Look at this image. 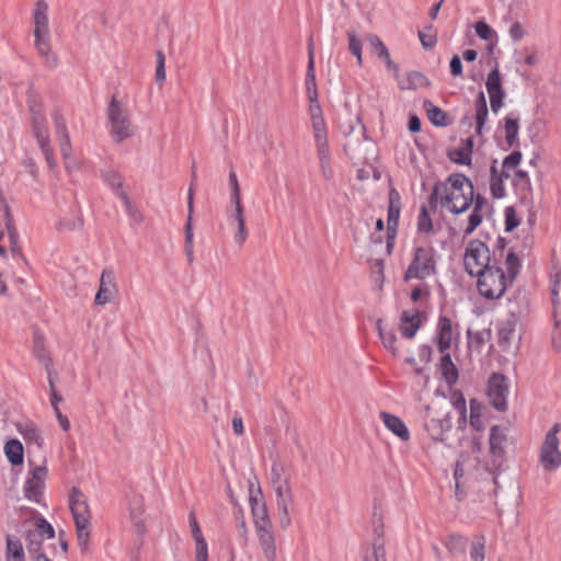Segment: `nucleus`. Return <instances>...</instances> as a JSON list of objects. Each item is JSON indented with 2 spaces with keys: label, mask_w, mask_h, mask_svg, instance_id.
<instances>
[{
  "label": "nucleus",
  "mask_w": 561,
  "mask_h": 561,
  "mask_svg": "<svg viewBox=\"0 0 561 561\" xmlns=\"http://www.w3.org/2000/svg\"><path fill=\"white\" fill-rule=\"evenodd\" d=\"M451 404L459 412L461 416L466 414V399L460 391H454L451 397Z\"/></svg>",
  "instance_id": "obj_64"
},
{
  "label": "nucleus",
  "mask_w": 561,
  "mask_h": 561,
  "mask_svg": "<svg viewBox=\"0 0 561 561\" xmlns=\"http://www.w3.org/2000/svg\"><path fill=\"white\" fill-rule=\"evenodd\" d=\"M504 137L507 148L515 147L518 144V117L514 115H508L505 117L504 125Z\"/></svg>",
  "instance_id": "obj_32"
},
{
  "label": "nucleus",
  "mask_w": 561,
  "mask_h": 561,
  "mask_svg": "<svg viewBox=\"0 0 561 561\" xmlns=\"http://www.w3.org/2000/svg\"><path fill=\"white\" fill-rule=\"evenodd\" d=\"M380 419L383 421L385 426L401 440L407 442L410 439L409 430L400 417L382 411L380 412Z\"/></svg>",
  "instance_id": "obj_24"
},
{
  "label": "nucleus",
  "mask_w": 561,
  "mask_h": 561,
  "mask_svg": "<svg viewBox=\"0 0 561 561\" xmlns=\"http://www.w3.org/2000/svg\"><path fill=\"white\" fill-rule=\"evenodd\" d=\"M519 225V219L516 216V211L513 207L505 208V230L512 231Z\"/></svg>",
  "instance_id": "obj_61"
},
{
  "label": "nucleus",
  "mask_w": 561,
  "mask_h": 561,
  "mask_svg": "<svg viewBox=\"0 0 561 561\" xmlns=\"http://www.w3.org/2000/svg\"><path fill=\"white\" fill-rule=\"evenodd\" d=\"M118 197L123 201L125 205V209L129 217L137 224H140L144 220V217L141 213L138 210V208L131 203L128 195L124 191H119L117 193Z\"/></svg>",
  "instance_id": "obj_45"
},
{
  "label": "nucleus",
  "mask_w": 561,
  "mask_h": 561,
  "mask_svg": "<svg viewBox=\"0 0 561 561\" xmlns=\"http://www.w3.org/2000/svg\"><path fill=\"white\" fill-rule=\"evenodd\" d=\"M116 294L115 273L111 268H104L101 274L100 286L94 298V304L104 306L108 304Z\"/></svg>",
  "instance_id": "obj_13"
},
{
  "label": "nucleus",
  "mask_w": 561,
  "mask_h": 561,
  "mask_svg": "<svg viewBox=\"0 0 561 561\" xmlns=\"http://www.w3.org/2000/svg\"><path fill=\"white\" fill-rule=\"evenodd\" d=\"M25 539L27 542V545H26L27 550L31 554L37 556L38 553H43L42 552V541H43L42 538L32 537L31 530H27L25 534Z\"/></svg>",
  "instance_id": "obj_57"
},
{
  "label": "nucleus",
  "mask_w": 561,
  "mask_h": 561,
  "mask_svg": "<svg viewBox=\"0 0 561 561\" xmlns=\"http://www.w3.org/2000/svg\"><path fill=\"white\" fill-rule=\"evenodd\" d=\"M89 525L90 523L76 524L77 540L82 552L88 550V542L90 538Z\"/></svg>",
  "instance_id": "obj_49"
},
{
  "label": "nucleus",
  "mask_w": 561,
  "mask_h": 561,
  "mask_svg": "<svg viewBox=\"0 0 561 561\" xmlns=\"http://www.w3.org/2000/svg\"><path fill=\"white\" fill-rule=\"evenodd\" d=\"M430 82L427 78L420 71H411L408 75L407 83L399 82V87L402 90L416 89L420 87H426Z\"/></svg>",
  "instance_id": "obj_42"
},
{
  "label": "nucleus",
  "mask_w": 561,
  "mask_h": 561,
  "mask_svg": "<svg viewBox=\"0 0 561 561\" xmlns=\"http://www.w3.org/2000/svg\"><path fill=\"white\" fill-rule=\"evenodd\" d=\"M473 149V138L468 137L461 140V146L459 148H454L448 151V158L461 165H470L471 164V156Z\"/></svg>",
  "instance_id": "obj_23"
},
{
  "label": "nucleus",
  "mask_w": 561,
  "mask_h": 561,
  "mask_svg": "<svg viewBox=\"0 0 561 561\" xmlns=\"http://www.w3.org/2000/svg\"><path fill=\"white\" fill-rule=\"evenodd\" d=\"M320 169L325 181L333 180L334 171L331 163L329 147L317 149Z\"/></svg>",
  "instance_id": "obj_35"
},
{
  "label": "nucleus",
  "mask_w": 561,
  "mask_h": 561,
  "mask_svg": "<svg viewBox=\"0 0 561 561\" xmlns=\"http://www.w3.org/2000/svg\"><path fill=\"white\" fill-rule=\"evenodd\" d=\"M445 545L449 552L460 554L466 551L468 539L461 535L451 534L448 536Z\"/></svg>",
  "instance_id": "obj_40"
},
{
  "label": "nucleus",
  "mask_w": 561,
  "mask_h": 561,
  "mask_svg": "<svg viewBox=\"0 0 561 561\" xmlns=\"http://www.w3.org/2000/svg\"><path fill=\"white\" fill-rule=\"evenodd\" d=\"M16 430L27 445L33 444L39 449L43 447L44 438L33 422L18 423Z\"/></svg>",
  "instance_id": "obj_28"
},
{
  "label": "nucleus",
  "mask_w": 561,
  "mask_h": 561,
  "mask_svg": "<svg viewBox=\"0 0 561 561\" xmlns=\"http://www.w3.org/2000/svg\"><path fill=\"white\" fill-rule=\"evenodd\" d=\"M233 210H228V219L230 224L237 225V232L234 233L236 242L241 247L248 238V230L245 227L244 208L242 202L232 203Z\"/></svg>",
  "instance_id": "obj_18"
},
{
  "label": "nucleus",
  "mask_w": 561,
  "mask_h": 561,
  "mask_svg": "<svg viewBox=\"0 0 561 561\" xmlns=\"http://www.w3.org/2000/svg\"><path fill=\"white\" fill-rule=\"evenodd\" d=\"M31 111L33 113L32 119H31L33 135L36 136V135L46 133L47 128L45 126L44 116L39 112L35 111L32 105H31Z\"/></svg>",
  "instance_id": "obj_50"
},
{
  "label": "nucleus",
  "mask_w": 561,
  "mask_h": 561,
  "mask_svg": "<svg viewBox=\"0 0 561 561\" xmlns=\"http://www.w3.org/2000/svg\"><path fill=\"white\" fill-rule=\"evenodd\" d=\"M256 536L266 561H276V543L273 526L256 528Z\"/></svg>",
  "instance_id": "obj_17"
},
{
  "label": "nucleus",
  "mask_w": 561,
  "mask_h": 561,
  "mask_svg": "<svg viewBox=\"0 0 561 561\" xmlns=\"http://www.w3.org/2000/svg\"><path fill=\"white\" fill-rule=\"evenodd\" d=\"M401 211V196L396 188L389 191V207H388V220L387 231L397 233L399 226V218Z\"/></svg>",
  "instance_id": "obj_20"
},
{
  "label": "nucleus",
  "mask_w": 561,
  "mask_h": 561,
  "mask_svg": "<svg viewBox=\"0 0 561 561\" xmlns=\"http://www.w3.org/2000/svg\"><path fill=\"white\" fill-rule=\"evenodd\" d=\"M511 424L493 425V458L504 456L513 446V438L510 436ZM495 460L493 459V463Z\"/></svg>",
  "instance_id": "obj_16"
},
{
  "label": "nucleus",
  "mask_w": 561,
  "mask_h": 561,
  "mask_svg": "<svg viewBox=\"0 0 561 561\" xmlns=\"http://www.w3.org/2000/svg\"><path fill=\"white\" fill-rule=\"evenodd\" d=\"M427 30L431 32L425 33V32L419 31V38H420L422 46L425 49H433L437 43V35H436V32H434L432 25H428Z\"/></svg>",
  "instance_id": "obj_53"
},
{
  "label": "nucleus",
  "mask_w": 561,
  "mask_h": 561,
  "mask_svg": "<svg viewBox=\"0 0 561 561\" xmlns=\"http://www.w3.org/2000/svg\"><path fill=\"white\" fill-rule=\"evenodd\" d=\"M483 203H484V198L482 196L478 195L476 198V205H474L473 211L469 216V220H468L469 222H468V227L466 229V233L473 232L476 230V228L481 224L482 216L479 214V210L482 207Z\"/></svg>",
  "instance_id": "obj_44"
},
{
  "label": "nucleus",
  "mask_w": 561,
  "mask_h": 561,
  "mask_svg": "<svg viewBox=\"0 0 561 561\" xmlns=\"http://www.w3.org/2000/svg\"><path fill=\"white\" fill-rule=\"evenodd\" d=\"M376 325H377V330H378V333L382 341L383 346L387 350L391 351L393 355H397V352H398V350L396 347L397 335H396L394 331L392 329L387 330L386 328H383L381 319H379L377 321Z\"/></svg>",
  "instance_id": "obj_36"
},
{
  "label": "nucleus",
  "mask_w": 561,
  "mask_h": 561,
  "mask_svg": "<svg viewBox=\"0 0 561 561\" xmlns=\"http://www.w3.org/2000/svg\"><path fill=\"white\" fill-rule=\"evenodd\" d=\"M519 259L515 253L508 252L504 265L493 271V274H497L501 285L499 293L496 295L493 294V299L500 298L505 293L507 286L513 284L519 273Z\"/></svg>",
  "instance_id": "obj_8"
},
{
  "label": "nucleus",
  "mask_w": 561,
  "mask_h": 561,
  "mask_svg": "<svg viewBox=\"0 0 561 561\" xmlns=\"http://www.w3.org/2000/svg\"><path fill=\"white\" fill-rule=\"evenodd\" d=\"M560 433L561 423H554L539 447L538 462L545 472H556L561 468Z\"/></svg>",
  "instance_id": "obj_1"
},
{
  "label": "nucleus",
  "mask_w": 561,
  "mask_h": 561,
  "mask_svg": "<svg viewBox=\"0 0 561 561\" xmlns=\"http://www.w3.org/2000/svg\"><path fill=\"white\" fill-rule=\"evenodd\" d=\"M102 178L112 188H121L123 186V178L115 171H105Z\"/></svg>",
  "instance_id": "obj_60"
},
{
  "label": "nucleus",
  "mask_w": 561,
  "mask_h": 561,
  "mask_svg": "<svg viewBox=\"0 0 561 561\" xmlns=\"http://www.w3.org/2000/svg\"><path fill=\"white\" fill-rule=\"evenodd\" d=\"M229 185H230V201L231 203L241 202V192L238 182L237 174L233 170L229 173Z\"/></svg>",
  "instance_id": "obj_55"
},
{
  "label": "nucleus",
  "mask_w": 561,
  "mask_h": 561,
  "mask_svg": "<svg viewBox=\"0 0 561 561\" xmlns=\"http://www.w3.org/2000/svg\"><path fill=\"white\" fill-rule=\"evenodd\" d=\"M419 232L430 233L433 230V221L428 214L427 206L422 205L417 217Z\"/></svg>",
  "instance_id": "obj_46"
},
{
  "label": "nucleus",
  "mask_w": 561,
  "mask_h": 561,
  "mask_svg": "<svg viewBox=\"0 0 561 561\" xmlns=\"http://www.w3.org/2000/svg\"><path fill=\"white\" fill-rule=\"evenodd\" d=\"M367 42L370 44L373 53H375L378 58L385 60L388 70H391L394 78L399 79V66L391 59L389 50L381 39L377 35L371 34L367 37Z\"/></svg>",
  "instance_id": "obj_21"
},
{
  "label": "nucleus",
  "mask_w": 561,
  "mask_h": 561,
  "mask_svg": "<svg viewBox=\"0 0 561 561\" xmlns=\"http://www.w3.org/2000/svg\"><path fill=\"white\" fill-rule=\"evenodd\" d=\"M196 543V561H207L208 560V549L207 543L204 537L195 538Z\"/></svg>",
  "instance_id": "obj_63"
},
{
  "label": "nucleus",
  "mask_w": 561,
  "mask_h": 561,
  "mask_svg": "<svg viewBox=\"0 0 561 561\" xmlns=\"http://www.w3.org/2000/svg\"><path fill=\"white\" fill-rule=\"evenodd\" d=\"M436 273L435 250L433 248L417 247L414 250L413 259L404 273L403 279L405 282L412 278L423 280Z\"/></svg>",
  "instance_id": "obj_3"
},
{
  "label": "nucleus",
  "mask_w": 561,
  "mask_h": 561,
  "mask_svg": "<svg viewBox=\"0 0 561 561\" xmlns=\"http://www.w3.org/2000/svg\"><path fill=\"white\" fill-rule=\"evenodd\" d=\"M249 502L251 506L255 529L271 527L272 522L267 513L266 504L263 501L261 489L257 488V490L254 491L252 483H250L249 488Z\"/></svg>",
  "instance_id": "obj_9"
},
{
  "label": "nucleus",
  "mask_w": 561,
  "mask_h": 561,
  "mask_svg": "<svg viewBox=\"0 0 561 561\" xmlns=\"http://www.w3.org/2000/svg\"><path fill=\"white\" fill-rule=\"evenodd\" d=\"M484 546L485 538L484 536H476L474 540L471 543L470 557L473 561H483L484 560Z\"/></svg>",
  "instance_id": "obj_47"
},
{
  "label": "nucleus",
  "mask_w": 561,
  "mask_h": 561,
  "mask_svg": "<svg viewBox=\"0 0 561 561\" xmlns=\"http://www.w3.org/2000/svg\"><path fill=\"white\" fill-rule=\"evenodd\" d=\"M439 371L446 383L451 387L454 386L459 377L458 368L451 360L450 354L444 353L439 362Z\"/></svg>",
  "instance_id": "obj_29"
},
{
  "label": "nucleus",
  "mask_w": 561,
  "mask_h": 561,
  "mask_svg": "<svg viewBox=\"0 0 561 561\" xmlns=\"http://www.w3.org/2000/svg\"><path fill=\"white\" fill-rule=\"evenodd\" d=\"M373 542L363 550V561H387L382 515L378 512L377 506L373 512Z\"/></svg>",
  "instance_id": "obj_6"
},
{
  "label": "nucleus",
  "mask_w": 561,
  "mask_h": 561,
  "mask_svg": "<svg viewBox=\"0 0 561 561\" xmlns=\"http://www.w3.org/2000/svg\"><path fill=\"white\" fill-rule=\"evenodd\" d=\"M511 385L506 376L493 373V409L505 412Z\"/></svg>",
  "instance_id": "obj_15"
},
{
  "label": "nucleus",
  "mask_w": 561,
  "mask_h": 561,
  "mask_svg": "<svg viewBox=\"0 0 561 561\" xmlns=\"http://www.w3.org/2000/svg\"><path fill=\"white\" fill-rule=\"evenodd\" d=\"M312 128H313L317 149L329 147L328 137H327V128H325V123H324L323 117H318L317 119H312Z\"/></svg>",
  "instance_id": "obj_38"
},
{
  "label": "nucleus",
  "mask_w": 561,
  "mask_h": 561,
  "mask_svg": "<svg viewBox=\"0 0 561 561\" xmlns=\"http://www.w3.org/2000/svg\"><path fill=\"white\" fill-rule=\"evenodd\" d=\"M400 332L403 337L411 340L421 328L420 311L416 309L404 310L401 313Z\"/></svg>",
  "instance_id": "obj_19"
},
{
  "label": "nucleus",
  "mask_w": 561,
  "mask_h": 561,
  "mask_svg": "<svg viewBox=\"0 0 561 561\" xmlns=\"http://www.w3.org/2000/svg\"><path fill=\"white\" fill-rule=\"evenodd\" d=\"M157 57V68H156V81L158 84H162V82L165 80V56L162 50H157L156 53Z\"/></svg>",
  "instance_id": "obj_56"
},
{
  "label": "nucleus",
  "mask_w": 561,
  "mask_h": 561,
  "mask_svg": "<svg viewBox=\"0 0 561 561\" xmlns=\"http://www.w3.org/2000/svg\"><path fill=\"white\" fill-rule=\"evenodd\" d=\"M306 92H307V98L318 96L316 73H314V54H313L312 38H310L309 44H308V66H307V72H306Z\"/></svg>",
  "instance_id": "obj_27"
},
{
  "label": "nucleus",
  "mask_w": 561,
  "mask_h": 561,
  "mask_svg": "<svg viewBox=\"0 0 561 561\" xmlns=\"http://www.w3.org/2000/svg\"><path fill=\"white\" fill-rule=\"evenodd\" d=\"M47 472V467L44 465L36 466L31 471V476L27 478L24 485V495L27 500L36 503L41 502Z\"/></svg>",
  "instance_id": "obj_10"
},
{
  "label": "nucleus",
  "mask_w": 561,
  "mask_h": 561,
  "mask_svg": "<svg viewBox=\"0 0 561 561\" xmlns=\"http://www.w3.org/2000/svg\"><path fill=\"white\" fill-rule=\"evenodd\" d=\"M505 91L502 89L500 73L493 69V113H497L504 105Z\"/></svg>",
  "instance_id": "obj_37"
},
{
  "label": "nucleus",
  "mask_w": 561,
  "mask_h": 561,
  "mask_svg": "<svg viewBox=\"0 0 561 561\" xmlns=\"http://www.w3.org/2000/svg\"><path fill=\"white\" fill-rule=\"evenodd\" d=\"M4 454L12 466H20L24 461V448L22 443L16 438L9 439L5 443Z\"/></svg>",
  "instance_id": "obj_30"
},
{
  "label": "nucleus",
  "mask_w": 561,
  "mask_h": 561,
  "mask_svg": "<svg viewBox=\"0 0 561 561\" xmlns=\"http://www.w3.org/2000/svg\"><path fill=\"white\" fill-rule=\"evenodd\" d=\"M274 490L276 493L277 507L293 505L294 499H293V492H291L290 485H286V486L280 485Z\"/></svg>",
  "instance_id": "obj_48"
},
{
  "label": "nucleus",
  "mask_w": 561,
  "mask_h": 561,
  "mask_svg": "<svg viewBox=\"0 0 561 561\" xmlns=\"http://www.w3.org/2000/svg\"><path fill=\"white\" fill-rule=\"evenodd\" d=\"M48 385L50 389V403L54 410L58 407V403L62 401V397L57 392L55 388V378H57V373L54 369H48Z\"/></svg>",
  "instance_id": "obj_51"
},
{
  "label": "nucleus",
  "mask_w": 561,
  "mask_h": 561,
  "mask_svg": "<svg viewBox=\"0 0 561 561\" xmlns=\"http://www.w3.org/2000/svg\"><path fill=\"white\" fill-rule=\"evenodd\" d=\"M33 352L37 360L46 368L47 371L48 369H53V360L45 351L43 336L38 333L34 334Z\"/></svg>",
  "instance_id": "obj_34"
},
{
  "label": "nucleus",
  "mask_w": 561,
  "mask_h": 561,
  "mask_svg": "<svg viewBox=\"0 0 561 561\" xmlns=\"http://www.w3.org/2000/svg\"><path fill=\"white\" fill-rule=\"evenodd\" d=\"M7 560L8 561H25L24 550L19 539L7 537Z\"/></svg>",
  "instance_id": "obj_39"
},
{
  "label": "nucleus",
  "mask_w": 561,
  "mask_h": 561,
  "mask_svg": "<svg viewBox=\"0 0 561 561\" xmlns=\"http://www.w3.org/2000/svg\"><path fill=\"white\" fill-rule=\"evenodd\" d=\"M8 239H9V242H10V251L12 253L13 256L15 257H21L22 260H25L23 253H22V249L19 244V232L18 230L16 231H12V232H8Z\"/></svg>",
  "instance_id": "obj_59"
},
{
  "label": "nucleus",
  "mask_w": 561,
  "mask_h": 561,
  "mask_svg": "<svg viewBox=\"0 0 561 561\" xmlns=\"http://www.w3.org/2000/svg\"><path fill=\"white\" fill-rule=\"evenodd\" d=\"M285 467L280 462H274L271 469V482L274 489L289 485L288 478H284Z\"/></svg>",
  "instance_id": "obj_43"
},
{
  "label": "nucleus",
  "mask_w": 561,
  "mask_h": 561,
  "mask_svg": "<svg viewBox=\"0 0 561 561\" xmlns=\"http://www.w3.org/2000/svg\"><path fill=\"white\" fill-rule=\"evenodd\" d=\"M340 128L342 129L343 134L345 136L352 135L355 131V128H358L359 131H365V126L362 123V118L359 116H356L354 122L350 119L347 124L342 123L340 125Z\"/></svg>",
  "instance_id": "obj_58"
},
{
  "label": "nucleus",
  "mask_w": 561,
  "mask_h": 561,
  "mask_svg": "<svg viewBox=\"0 0 561 561\" xmlns=\"http://www.w3.org/2000/svg\"><path fill=\"white\" fill-rule=\"evenodd\" d=\"M489 108L483 91H479L474 100L476 134L482 136L484 124L488 119Z\"/></svg>",
  "instance_id": "obj_26"
},
{
  "label": "nucleus",
  "mask_w": 561,
  "mask_h": 561,
  "mask_svg": "<svg viewBox=\"0 0 561 561\" xmlns=\"http://www.w3.org/2000/svg\"><path fill=\"white\" fill-rule=\"evenodd\" d=\"M436 341L438 351L442 354L450 348L453 341V324L451 320L446 316H440L438 319Z\"/></svg>",
  "instance_id": "obj_22"
},
{
  "label": "nucleus",
  "mask_w": 561,
  "mask_h": 561,
  "mask_svg": "<svg viewBox=\"0 0 561 561\" xmlns=\"http://www.w3.org/2000/svg\"><path fill=\"white\" fill-rule=\"evenodd\" d=\"M451 426L450 412L446 411L426 421L425 431L433 440L444 442L445 434L451 430Z\"/></svg>",
  "instance_id": "obj_14"
},
{
  "label": "nucleus",
  "mask_w": 561,
  "mask_h": 561,
  "mask_svg": "<svg viewBox=\"0 0 561 561\" xmlns=\"http://www.w3.org/2000/svg\"><path fill=\"white\" fill-rule=\"evenodd\" d=\"M468 347L470 351L480 352L482 346L491 340V329L483 328L481 330L473 331L471 328L467 331Z\"/></svg>",
  "instance_id": "obj_31"
},
{
  "label": "nucleus",
  "mask_w": 561,
  "mask_h": 561,
  "mask_svg": "<svg viewBox=\"0 0 561 561\" xmlns=\"http://www.w3.org/2000/svg\"><path fill=\"white\" fill-rule=\"evenodd\" d=\"M443 193H446V191H468L469 195H473V184L471 181L461 173H455L448 176L447 181L445 183H440Z\"/></svg>",
  "instance_id": "obj_25"
},
{
  "label": "nucleus",
  "mask_w": 561,
  "mask_h": 561,
  "mask_svg": "<svg viewBox=\"0 0 561 561\" xmlns=\"http://www.w3.org/2000/svg\"><path fill=\"white\" fill-rule=\"evenodd\" d=\"M517 318L511 314L506 320L499 322L497 344L508 355H515L518 350L519 335L516 333Z\"/></svg>",
  "instance_id": "obj_7"
},
{
  "label": "nucleus",
  "mask_w": 561,
  "mask_h": 561,
  "mask_svg": "<svg viewBox=\"0 0 561 561\" xmlns=\"http://www.w3.org/2000/svg\"><path fill=\"white\" fill-rule=\"evenodd\" d=\"M107 116L111 124V131L114 135L116 142H121L131 136L128 111L122 105L115 95L108 104Z\"/></svg>",
  "instance_id": "obj_5"
},
{
  "label": "nucleus",
  "mask_w": 561,
  "mask_h": 561,
  "mask_svg": "<svg viewBox=\"0 0 561 561\" xmlns=\"http://www.w3.org/2000/svg\"><path fill=\"white\" fill-rule=\"evenodd\" d=\"M48 4L45 0H38L35 3L33 13L35 47L37 51L47 57L49 61V28H48Z\"/></svg>",
  "instance_id": "obj_4"
},
{
  "label": "nucleus",
  "mask_w": 561,
  "mask_h": 561,
  "mask_svg": "<svg viewBox=\"0 0 561 561\" xmlns=\"http://www.w3.org/2000/svg\"><path fill=\"white\" fill-rule=\"evenodd\" d=\"M0 203H1L2 211H3V222H4V226L7 229V233L16 231L18 229L15 226L14 218H13V216L11 214V209H10L9 205L7 204L3 196H0Z\"/></svg>",
  "instance_id": "obj_52"
},
{
  "label": "nucleus",
  "mask_w": 561,
  "mask_h": 561,
  "mask_svg": "<svg viewBox=\"0 0 561 561\" xmlns=\"http://www.w3.org/2000/svg\"><path fill=\"white\" fill-rule=\"evenodd\" d=\"M491 254L488 244L481 240H471L463 257L466 272L470 276L483 277L490 271Z\"/></svg>",
  "instance_id": "obj_2"
},
{
  "label": "nucleus",
  "mask_w": 561,
  "mask_h": 561,
  "mask_svg": "<svg viewBox=\"0 0 561 561\" xmlns=\"http://www.w3.org/2000/svg\"><path fill=\"white\" fill-rule=\"evenodd\" d=\"M423 106L426 110L427 117L433 125L439 127L448 125V116L442 108L435 106L430 100H425Z\"/></svg>",
  "instance_id": "obj_33"
},
{
  "label": "nucleus",
  "mask_w": 561,
  "mask_h": 561,
  "mask_svg": "<svg viewBox=\"0 0 561 561\" xmlns=\"http://www.w3.org/2000/svg\"><path fill=\"white\" fill-rule=\"evenodd\" d=\"M31 536L51 539L55 537V529L44 517H38L35 520V529L31 530Z\"/></svg>",
  "instance_id": "obj_41"
},
{
  "label": "nucleus",
  "mask_w": 561,
  "mask_h": 561,
  "mask_svg": "<svg viewBox=\"0 0 561 561\" xmlns=\"http://www.w3.org/2000/svg\"><path fill=\"white\" fill-rule=\"evenodd\" d=\"M69 507L75 520V524L90 523V512L87 496L83 492L73 486L69 495Z\"/></svg>",
  "instance_id": "obj_11"
},
{
  "label": "nucleus",
  "mask_w": 561,
  "mask_h": 561,
  "mask_svg": "<svg viewBox=\"0 0 561 561\" xmlns=\"http://www.w3.org/2000/svg\"><path fill=\"white\" fill-rule=\"evenodd\" d=\"M472 202L473 195H469L468 191H446L444 196L440 197V204L453 214L466 211Z\"/></svg>",
  "instance_id": "obj_12"
},
{
  "label": "nucleus",
  "mask_w": 561,
  "mask_h": 561,
  "mask_svg": "<svg viewBox=\"0 0 561 561\" xmlns=\"http://www.w3.org/2000/svg\"><path fill=\"white\" fill-rule=\"evenodd\" d=\"M444 196L443 188L440 183L434 185L431 195L428 196V207L435 211L438 206V202H440V197Z\"/></svg>",
  "instance_id": "obj_62"
},
{
  "label": "nucleus",
  "mask_w": 561,
  "mask_h": 561,
  "mask_svg": "<svg viewBox=\"0 0 561 561\" xmlns=\"http://www.w3.org/2000/svg\"><path fill=\"white\" fill-rule=\"evenodd\" d=\"M348 37V49L350 51L356 56L358 65H362V43L359 38L355 35L354 32H347Z\"/></svg>",
  "instance_id": "obj_54"
}]
</instances>
